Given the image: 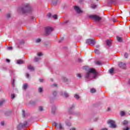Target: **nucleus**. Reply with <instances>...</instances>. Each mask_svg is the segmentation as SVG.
I'll list each match as a JSON object with an SVG mask.
<instances>
[{
	"label": "nucleus",
	"mask_w": 130,
	"mask_h": 130,
	"mask_svg": "<svg viewBox=\"0 0 130 130\" xmlns=\"http://www.w3.org/2000/svg\"><path fill=\"white\" fill-rule=\"evenodd\" d=\"M20 11L23 15H26V14H29V13H31L33 11V8L26 3L20 8Z\"/></svg>",
	"instance_id": "1"
},
{
	"label": "nucleus",
	"mask_w": 130,
	"mask_h": 130,
	"mask_svg": "<svg viewBox=\"0 0 130 130\" xmlns=\"http://www.w3.org/2000/svg\"><path fill=\"white\" fill-rule=\"evenodd\" d=\"M91 73L93 74L94 76H97V72H96V70L94 69H89L88 72L87 73L86 75H85V78H89Z\"/></svg>",
	"instance_id": "2"
},
{
	"label": "nucleus",
	"mask_w": 130,
	"mask_h": 130,
	"mask_svg": "<svg viewBox=\"0 0 130 130\" xmlns=\"http://www.w3.org/2000/svg\"><path fill=\"white\" fill-rule=\"evenodd\" d=\"M89 17L96 22H99L100 21H101L102 20V18L97 15H90Z\"/></svg>",
	"instance_id": "3"
},
{
	"label": "nucleus",
	"mask_w": 130,
	"mask_h": 130,
	"mask_svg": "<svg viewBox=\"0 0 130 130\" xmlns=\"http://www.w3.org/2000/svg\"><path fill=\"white\" fill-rule=\"evenodd\" d=\"M108 124H110L112 128H115V127H116V124H115V121L113 120H108Z\"/></svg>",
	"instance_id": "4"
},
{
	"label": "nucleus",
	"mask_w": 130,
	"mask_h": 130,
	"mask_svg": "<svg viewBox=\"0 0 130 130\" xmlns=\"http://www.w3.org/2000/svg\"><path fill=\"white\" fill-rule=\"evenodd\" d=\"M52 30H53V28L49 26H47L45 28V31L46 34H50V33L52 32Z\"/></svg>",
	"instance_id": "5"
},
{
	"label": "nucleus",
	"mask_w": 130,
	"mask_h": 130,
	"mask_svg": "<svg viewBox=\"0 0 130 130\" xmlns=\"http://www.w3.org/2000/svg\"><path fill=\"white\" fill-rule=\"evenodd\" d=\"M74 10L76 11L77 14H82L83 13V11H82V10H81V9L77 6L74 7Z\"/></svg>",
	"instance_id": "6"
},
{
	"label": "nucleus",
	"mask_w": 130,
	"mask_h": 130,
	"mask_svg": "<svg viewBox=\"0 0 130 130\" xmlns=\"http://www.w3.org/2000/svg\"><path fill=\"white\" fill-rule=\"evenodd\" d=\"M54 125L57 127V128H59V129H64L63 126H62V124L59 123V125L57 123H54Z\"/></svg>",
	"instance_id": "7"
},
{
	"label": "nucleus",
	"mask_w": 130,
	"mask_h": 130,
	"mask_svg": "<svg viewBox=\"0 0 130 130\" xmlns=\"http://www.w3.org/2000/svg\"><path fill=\"white\" fill-rule=\"evenodd\" d=\"M26 125H27V121H25L23 123H19L17 127L18 128H22V127H25V126H26Z\"/></svg>",
	"instance_id": "8"
},
{
	"label": "nucleus",
	"mask_w": 130,
	"mask_h": 130,
	"mask_svg": "<svg viewBox=\"0 0 130 130\" xmlns=\"http://www.w3.org/2000/svg\"><path fill=\"white\" fill-rule=\"evenodd\" d=\"M86 43L87 44H95V41L94 40L89 39L86 40Z\"/></svg>",
	"instance_id": "9"
},
{
	"label": "nucleus",
	"mask_w": 130,
	"mask_h": 130,
	"mask_svg": "<svg viewBox=\"0 0 130 130\" xmlns=\"http://www.w3.org/2000/svg\"><path fill=\"white\" fill-rule=\"evenodd\" d=\"M126 65L125 64V63H123L122 62H120L119 63V67L120 68V69H122L123 70H125V67Z\"/></svg>",
	"instance_id": "10"
},
{
	"label": "nucleus",
	"mask_w": 130,
	"mask_h": 130,
	"mask_svg": "<svg viewBox=\"0 0 130 130\" xmlns=\"http://www.w3.org/2000/svg\"><path fill=\"white\" fill-rule=\"evenodd\" d=\"M16 62L18 64H23V63H24V61L23 60H17Z\"/></svg>",
	"instance_id": "11"
},
{
	"label": "nucleus",
	"mask_w": 130,
	"mask_h": 130,
	"mask_svg": "<svg viewBox=\"0 0 130 130\" xmlns=\"http://www.w3.org/2000/svg\"><path fill=\"white\" fill-rule=\"evenodd\" d=\"M27 69L30 70V71H34V67L31 65H28L27 66Z\"/></svg>",
	"instance_id": "12"
},
{
	"label": "nucleus",
	"mask_w": 130,
	"mask_h": 130,
	"mask_svg": "<svg viewBox=\"0 0 130 130\" xmlns=\"http://www.w3.org/2000/svg\"><path fill=\"white\" fill-rule=\"evenodd\" d=\"M117 38V40L119 42H122V38L121 37H119L118 36L116 37Z\"/></svg>",
	"instance_id": "13"
},
{
	"label": "nucleus",
	"mask_w": 130,
	"mask_h": 130,
	"mask_svg": "<svg viewBox=\"0 0 130 130\" xmlns=\"http://www.w3.org/2000/svg\"><path fill=\"white\" fill-rule=\"evenodd\" d=\"M57 1L58 0H53L52 2L53 6H56V5L57 4Z\"/></svg>",
	"instance_id": "14"
},
{
	"label": "nucleus",
	"mask_w": 130,
	"mask_h": 130,
	"mask_svg": "<svg viewBox=\"0 0 130 130\" xmlns=\"http://www.w3.org/2000/svg\"><path fill=\"white\" fill-rule=\"evenodd\" d=\"M106 43H107V45H108L109 46H110V45H111V40H108L106 41Z\"/></svg>",
	"instance_id": "15"
},
{
	"label": "nucleus",
	"mask_w": 130,
	"mask_h": 130,
	"mask_svg": "<svg viewBox=\"0 0 130 130\" xmlns=\"http://www.w3.org/2000/svg\"><path fill=\"white\" fill-rule=\"evenodd\" d=\"M122 124L123 125H127V124H128V121H126V120H124L123 121V122H122Z\"/></svg>",
	"instance_id": "16"
},
{
	"label": "nucleus",
	"mask_w": 130,
	"mask_h": 130,
	"mask_svg": "<svg viewBox=\"0 0 130 130\" xmlns=\"http://www.w3.org/2000/svg\"><path fill=\"white\" fill-rule=\"evenodd\" d=\"M90 93H96V89H95V88H91L90 89Z\"/></svg>",
	"instance_id": "17"
},
{
	"label": "nucleus",
	"mask_w": 130,
	"mask_h": 130,
	"mask_svg": "<svg viewBox=\"0 0 130 130\" xmlns=\"http://www.w3.org/2000/svg\"><path fill=\"white\" fill-rule=\"evenodd\" d=\"M113 72H114V69L113 68H112L109 70L110 74H113Z\"/></svg>",
	"instance_id": "18"
},
{
	"label": "nucleus",
	"mask_w": 130,
	"mask_h": 130,
	"mask_svg": "<svg viewBox=\"0 0 130 130\" xmlns=\"http://www.w3.org/2000/svg\"><path fill=\"white\" fill-rule=\"evenodd\" d=\"M27 88H28V84H27L26 83H25L23 85V89L26 90V89H27Z\"/></svg>",
	"instance_id": "19"
},
{
	"label": "nucleus",
	"mask_w": 130,
	"mask_h": 130,
	"mask_svg": "<svg viewBox=\"0 0 130 130\" xmlns=\"http://www.w3.org/2000/svg\"><path fill=\"white\" fill-rule=\"evenodd\" d=\"M120 113L121 116H124V115H125V113L123 111H121Z\"/></svg>",
	"instance_id": "20"
},
{
	"label": "nucleus",
	"mask_w": 130,
	"mask_h": 130,
	"mask_svg": "<svg viewBox=\"0 0 130 130\" xmlns=\"http://www.w3.org/2000/svg\"><path fill=\"white\" fill-rule=\"evenodd\" d=\"M94 52L96 54H99V53H100V51L98 49H95Z\"/></svg>",
	"instance_id": "21"
},
{
	"label": "nucleus",
	"mask_w": 130,
	"mask_h": 130,
	"mask_svg": "<svg viewBox=\"0 0 130 130\" xmlns=\"http://www.w3.org/2000/svg\"><path fill=\"white\" fill-rule=\"evenodd\" d=\"M91 9H96V5L94 4H91Z\"/></svg>",
	"instance_id": "22"
},
{
	"label": "nucleus",
	"mask_w": 130,
	"mask_h": 130,
	"mask_svg": "<svg viewBox=\"0 0 130 130\" xmlns=\"http://www.w3.org/2000/svg\"><path fill=\"white\" fill-rule=\"evenodd\" d=\"M74 97L76 99H79L80 98V96H79V95H78V94H75Z\"/></svg>",
	"instance_id": "23"
},
{
	"label": "nucleus",
	"mask_w": 130,
	"mask_h": 130,
	"mask_svg": "<svg viewBox=\"0 0 130 130\" xmlns=\"http://www.w3.org/2000/svg\"><path fill=\"white\" fill-rule=\"evenodd\" d=\"M36 42H37V43H39L41 42V39H38L36 40Z\"/></svg>",
	"instance_id": "24"
},
{
	"label": "nucleus",
	"mask_w": 130,
	"mask_h": 130,
	"mask_svg": "<svg viewBox=\"0 0 130 130\" xmlns=\"http://www.w3.org/2000/svg\"><path fill=\"white\" fill-rule=\"evenodd\" d=\"M76 77L77 78H81L82 77V75H81V74H77L76 75Z\"/></svg>",
	"instance_id": "25"
},
{
	"label": "nucleus",
	"mask_w": 130,
	"mask_h": 130,
	"mask_svg": "<svg viewBox=\"0 0 130 130\" xmlns=\"http://www.w3.org/2000/svg\"><path fill=\"white\" fill-rule=\"evenodd\" d=\"M64 96L66 98H68V97H69V94H68V93H67V92H64Z\"/></svg>",
	"instance_id": "26"
},
{
	"label": "nucleus",
	"mask_w": 130,
	"mask_h": 130,
	"mask_svg": "<svg viewBox=\"0 0 130 130\" xmlns=\"http://www.w3.org/2000/svg\"><path fill=\"white\" fill-rule=\"evenodd\" d=\"M48 19H50V18H51V13H48L47 15Z\"/></svg>",
	"instance_id": "27"
},
{
	"label": "nucleus",
	"mask_w": 130,
	"mask_h": 130,
	"mask_svg": "<svg viewBox=\"0 0 130 130\" xmlns=\"http://www.w3.org/2000/svg\"><path fill=\"white\" fill-rule=\"evenodd\" d=\"M53 18L55 19V20H56L57 19V15L56 14H55L53 16Z\"/></svg>",
	"instance_id": "28"
},
{
	"label": "nucleus",
	"mask_w": 130,
	"mask_h": 130,
	"mask_svg": "<svg viewBox=\"0 0 130 130\" xmlns=\"http://www.w3.org/2000/svg\"><path fill=\"white\" fill-rule=\"evenodd\" d=\"M4 102H5V101L2 100L0 101V106H2L3 104H4Z\"/></svg>",
	"instance_id": "29"
},
{
	"label": "nucleus",
	"mask_w": 130,
	"mask_h": 130,
	"mask_svg": "<svg viewBox=\"0 0 130 130\" xmlns=\"http://www.w3.org/2000/svg\"><path fill=\"white\" fill-rule=\"evenodd\" d=\"M39 109L40 111H43V107H39Z\"/></svg>",
	"instance_id": "30"
},
{
	"label": "nucleus",
	"mask_w": 130,
	"mask_h": 130,
	"mask_svg": "<svg viewBox=\"0 0 130 130\" xmlns=\"http://www.w3.org/2000/svg\"><path fill=\"white\" fill-rule=\"evenodd\" d=\"M42 91H43V89H42V88L40 87V88H39V92L40 93H41V92H42Z\"/></svg>",
	"instance_id": "31"
},
{
	"label": "nucleus",
	"mask_w": 130,
	"mask_h": 130,
	"mask_svg": "<svg viewBox=\"0 0 130 130\" xmlns=\"http://www.w3.org/2000/svg\"><path fill=\"white\" fill-rule=\"evenodd\" d=\"M128 55L127 54V53H125L124 54V57H125V58H127Z\"/></svg>",
	"instance_id": "32"
},
{
	"label": "nucleus",
	"mask_w": 130,
	"mask_h": 130,
	"mask_svg": "<svg viewBox=\"0 0 130 130\" xmlns=\"http://www.w3.org/2000/svg\"><path fill=\"white\" fill-rule=\"evenodd\" d=\"M37 55L38 56H41L42 55V52H39V53H38Z\"/></svg>",
	"instance_id": "33"
},
{
	"label": "nucleus",
	"mask_w": 130,
	"mask_h": 130,
	"mask_svg": "<svg viewBox=\"0 0 130 130\" xmlns=\"http://www.w3.org/2000/svg\"><path fill=\"white\" fill-rule=\"evenodd\" d=\"M40 59L39 58L35 57V61H38Z\"/></svg>",
	"instance_id": "34"
},
{
	"label": "nucleus",
	"mask_w": 130,
	"mask_h": 130,
	"mask_svg": "<svg viewBox=\"0 0 130 130\" xmlns=\"http://www.w3.org/2000/svg\"><path fill=\"white\" fill-rule=\"evenodd\" d=\"M95 63H96V64H98L99 66V65L101 64V62H100L99 61H97Z\"/></svg>",
	"instance_id": "35"
},
{
	"label": "nucleus",
	"mask_w": 130,
	"mask_h": 130,
	"mask_svg": "<svg viewBox=\"0 0 130 130\" xmlns=\"http://www.w3.org/2000/svg\"><path fill=\"white\" fill-rule=\"evenodd\" d=\"M39 82H40L41 83H43V82H44V80L43 79H40Z\"/></svg>",
	"instance_id": "36"
},
{
	"label": "nucleus",
	"mask_w": 130,
	"mask_h": 130,
	"mask_svg": "<svg viewBox=\"0 0 130 130\" xmlns=\"http://www.w3.org/2000/svg\"><path fill=\"white\" fill-rule=\"evenodd\" d=\"M7 49H8L9 50H12V49H13V47H8L7 48Z\"/></svg>",
	"instance_id": "37"
},
{
	"label": "nucleus",
	"mask_w": 130,
	"mask_h": 130,
	"mask_svg": "<svg viewBox=\"0 0 130 130\" xmlns=\"http://www.w3.org/2000/svg\"><path fill=\"white\" fill-rule=\"evenodd\" d=\"M56 94H57L56 91H54L53 92V96H56Z\"/></svg>",
	"instance_id": "38"
},
{
	"label": "nucleus",
	"mask_w": 130,
	"mask_h": 130,
	"mask_svg": "<svg viewBox=\"0 0 130 130\" xmlns=\"http://www.w3.org/2000/svg\"><path fill=\"white\" fill-rule=\"evenodd\" d=\"M7 18H11V14H8L7 15Z\"/></svg>",
	"instance_id": "39"
},
{
	"label": "nucleus",
	"mask_w": 130,
	"mask_h": 130,
	"mask_svg": "<svg viewBox=\"0 0 130 130\" xmlns=\"http://www.w3.org/2000/svg\"><path fill=\"white\" fill-rule=\"evenodd\" d=\"M13 87H15V79H13V82L12 83Z\"/></svg>",
	"instance_id": "40"
},
{
	"label": "nucleus",
	"mask_w": 130,
	"mask_h": 130,
	"mask_svg": "<svg viewBox=\"0 0 130 130\" xmlns=\"http://www.w3.org/2000/svg\"><path fill=\"white\" fill-rule=\"evenodd\" d=\"M11 98L12 99H14V98H15V94H11Z\"/></svg>",
	"instance_id": "41"
},
{
	"label": "nucleus",
	"mask_w": 130,
	"mask_h": 130,
	"mask_svg": "<svg viewBox=\"0 0 130 130\" xmlns=\"http://www.w3.org/2000/svg\"><path fill=\"white\" fill-rule=\"evenodd\" d=\"M129 129H130V128L128 127H126V128H125L124 129V130H129Z\"/></svg>",
	"instance_id": "42"
},
{
	"label": "nucleus",
	"mask_w": 130,
	"mask_h": 130,
	"mask_svg": "<svg viewBox=\"0 0 130 130\" xmlns=\"http://www.w3.org/2000/svg\"><path fill=\"white\" fill-rule=\"evenodd\" d=\"M78 61H79V62H82L83 61V60H82V59L79 58L78 59Z\"/></svg>",
	"instance_id": "43"
},
{
	"label": "nucleus",
	"mask_w": 130,
	"mask_h": 130,
	"mask_svg": "<svg viewBox=\"0 0 130 130\" xmlns=\"http://www.w3.org/2000/svg\"><path fill=\"white\" fill-rule=\"evenodd\" d=\"M1 125H5V122L2 121V122H1Z\"/></svg>",
	"instance_id": "44"
},
{
	"label": "nucleus",
	"mask_w": 130,
	"mask_h": 130,
	"mask_svg": "<svg viewBox=\"0 0 130 130\" xmlns=\"http://www.w3.org/2000/svg\"><path fill=\"white\" fill-rule=\"evenodd\" d=\"M26 77H27V78H29V77H30V75L29 74L27 73Z\"/></svg>",
	"instance_id": "45"
},
{
	"label": "nucleus",
	"mask_w": 130,
	"mask_h": 130,
	"mask_svg": "<svg viewBox=\"0 0 130 130\" xmlns=\"http://www.w3.org/2000/svg\"><path fill=\"white\" fill-rule=\"evenodd\" d=\"M53 86L54 87H57V84H53Z\"/></svg>",
	"instance_id": "46"
},
{
	"label": "nucleus",
	"mask_w": 130,
	"mask_h": 130,
	"mask_svg": "<svg viewBox=\"0 0 130 130\" xmlns=\"http://www.w3.org/2000/svg\"><path fill=\"white\" fill-rule=\"evenodd\" d=\"M113 22H114V23H115V22H116V19H113Z\"/></svg>",
	"instance_id": "47"
},
{
	"label": "nucleus",
	"mask_w": 130,
	"mask_h": 130,
	"mask_svg": "<svg viewBox=\"0 0 130 130\" xmlns=\"http://www.w3.org/2000/svg\"><path fill=\"white\" fill-rule=\"evenodd\" d=\"M70 130H76V128L75 127H72L70 129Z\"/></svg>",
	"instance_id": "48"
},
{
	"label": "nucleus",
	"mask_w": 130,
	"mask_h": 130,
	"mask_svg": "<svg viewBox=\"0 0 130 130\" xmlns=\"http://www.w3.org/2000/svg\"><path fill=\"white\" fill-rule=\"evenodd\" d=\"M6 61H7V62H10V59H7Z\"/></svg>",
	"instance_id": "49"
},
{
	"label": "nucleus",
	"mask_w": 130,
	"mask_h": 130,
	"mask_svg": "<svg viewBox=\"0 0 130 130\" xmlns=\"http://www.w3.org/2000/svg\"><path fill=\"white\" fill-rule=\"evenodd\" d=\"M101 130H107V128H103Z\"/></svg>",
	"instance_id": "50"
},
{
	"label": "nucleus",
	"mask_w": 130,
	"mask_h": 130,
	"mask_svg": "<svg viewBox=\"0 0 130 130\" xmlns=\"http://www.w3.org/2000/svg\"><path fill=\"white\" fill-rule=\"evenodd\" d=\"M31 104H35V102H30V103Z\"/></svg>",
	"instance_id": "51"
},
{
	"label": "nucleus",
	"mask_w": 130,
	"mask_h": 130,
	"mask_svg": "<svg viewBox=\"0 0 130 130\" xmlns=\"http://www.w3.org/2000/svg\"><path fill=\"white\" fill-rule=\"evenodd\" d=\"M107 111H110V108H108Z\"/></svg>",
	"instance_id": "52"
},
{
	"label": "nucleus",
	"mask_w": 130,
	"mask_h": 130,
	"mask_svg": "<svg viewBox=\"0 0 130 130\" xmlns=\"http://www.w3.org/2000/svg\"><path fill=\"white\" fill-rule=\"evenodd\" d=\"M50 80L51 81V82H53V79H52V78H51Z\"/></svg>",
	"instance_id": "53"
},
{
	"label": "nucleus",
	"mask_w": 130,
	"mask_h": 130,
	"mask_svg": "<svg viewBox=\"0 0 130 130\" xmlns=\"http://www.w3.org/2000/svg\"><path fill=\"white\" fill-rule=\"evenodd\" d=\"M80 3H82L83 2V0H80Z\"/></svg>",
	"instance_id": "54"
},
{
	"label": "nucleus",
	"mask_w": 130,
	"mask_h": 130,
	"mask_svg": "<svg viewBox=\"0 0 130 130\" xmlns=\"http://www.w3.org/2000/svg\"><path fill=\"white\" fill-rule=\"evenodd\" d=\"M86 68H87V67H84L83 69H86Z\"/></svg>",
	"instance_id": "55"
},
{
	"label": "nucleus",
	"mask_w": 130,
	"mask_h": 130,
	"mask_svg": "<svg viewBox=\"0 0 130 130\" xmlns=\"http://www.w3.org/2000/svg\"><path fill=\"white\" fill-rule=\"evenodd\" d=\"M99 46H96L97 48H99Z\"/></svg>",
	"instance_id": "56"
},
{
	"label": "nucleus",
	"mask_w": 130,
	"mask_h": 130,
	"mask_svg": "<svg viewBox=\"0 0 130 130\" xmlns=\"http://www.w3.org/2000/svg\"><path fill=\"white\" fill-rule=\"evenodd\" d=\"M95 77H96L95 75H94V76L93 77V79H95Z\"/></svg>",
	"instance_id": "57"
},
{
	"label": "nucleus",
	"mask_w": 130,
	"mask_h": 130,
	"mask_svg": "<svg viewBox=\"0 0 130 130\" xmlns=\"http://www.w3.org/2000/svg\"><path fill=\"white\" fill-rule=\"evenodd\" d=\"M52 113H54V112H53V111H52Z\"/></svg>",
	"instance_id": "58"
},
{
	"label": "nucleus",
	"mask_w": 130,
	"mask_h": 130,
	"mask_svg": "<svg viewBox=\"0 0 130 130\" xmlns=\"http://www.w3.org/2000/svg\"><path fill=\"white\" fill-rule=\"evenodd\" d=\"M2 11V9H0V12Z\"/></svg>",
	"instance_id": "59"
},
{
	"label": "nucleus",
	"mask_w": 130,
	"mask_h": 130,
	"mask_svg": "<svg viewBox=\"0 0 130 130\" xmlns=\"http://www.w3.org/2000/svg\"><path fill=\"white\" fill-rule=\"evenodd\" d=\"M96 1H98V0H96Z\"/></svg>",
	"instance_id": "60"
}]
</instances>
